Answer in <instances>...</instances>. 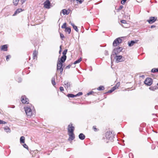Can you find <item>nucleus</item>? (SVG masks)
Returning a JSON list of instances; mask_svg holds the SVG:
<instances>
[{"label": "nucleus", "instance_id": "1", "mask_svg": "<svg viewBox=\"0 0 158 158\" xmlns=\"http://www.w3.org/2000/svg\"><path fill=\"white\" fill-rule=\"evenodd\" d=\"M33 106L31 104H29L24 106V108L26 113L27 116L31 117L32 115V110L31 108Z\"/></svg>", "mask_w": 158, "mask_h": 158}, {"label": "nucleus", "instance_id": "2", "mask_svg": "<svg viewBox=\"0 0 158 158\" xmlns=\"http://www.w3.org/2000/svg\"><path fill=\"white\" fill-rule=\"evenodd\" d=\"M122 41V40L120 38L118 37L114 40L113 43V46L114 47L117 46L121 43Z\"/></svg>", "mask_w": 158, "mask_h": 158}, {"label": "nucleus", "instance_id": "3", "mask_svg": "<svg viewBox=\"0 0 158 158\" xmlns=\"http://www.w3.org/2000/svg\"><path fill=\"white\" fill-rule=\"evenodd\" d=\"M106 139L111 141H112L114 137L112 133L110 131H107L106 134Z\"/></svg>", "mask_w": 158, "mask_h": 158}, {"label": "nucleus", "instance_id": "4", "mask_svg": "<svg viewBox=\"0 0 158 158\" xmlns=\"http://www.w3.org/2000/svg\"><path fill=\"white\" fill-rule=\"evenodd\" d=\"M63 64L57 62V71H60V73L61 74H62V72L63 70V68H62V66Z\"/></svg>", "mask_w": 158, "mask_h": 158}, {"label": "nucleus", "instance_id": "5", "mask_svg": "<svg viewBox=\"0 0 158 158\" xmlns=\"http://www.w3.org/2000/svg\"><path fill=\"white\" fill-rule=\"evenodd\" d=\"M153 80L151 78L148 77L144 81V83L148 86H150L152 83Z\"/></svg>", "mask_w": 158, "mask_h": 158}, {"label": "nucleus", "instance_id": "6", "mask_svg": "<svg viewBox=\"0 0 158 158\" xmlns=\"http://www.w3.org/2000/svg\"><path fill=\"white\" fill-rule=\"evenodd\" d=\"M115 57H116V61L117 63L123 61L125 60L124 58L121 55H116Z\"/></svg>", "mask_w": 158, "mask_h": 158}, {"label": "nucleus", "instance_id": "7", "mask_svg": "<svg viewBox=\"0 0 158 158\" xmlns=\"http://www.w3.org/2000/svg\"><path fill=\"white\" fill-rule=\"evenodd\" d=\"M157 19V18L156 17H151L147 21L149 24H152L154 23L156 20Z\"/></svg>", "mask_w": 158, "mask_h": 158}, {"label": "nucleus", "instance_id": "8", "mask_svg": "<svg viewBox=\"0 0 158 158\" xmlns=\"http://www.w3.org/2000/svg\"><path fill=\"white\" fill-rule=\"evenodd\" d=\"M123 50V48L122 47H118L117 48H114L113 51L114 52V53L117 55L122 52Z\"/></svg>", "mask_w": 158, "mask_h": 158}, {"label": "nucleus", "instance_id": "9", "mask_svg": "<svg viewBox=\"0 0 158 158\" xmlns=\"http://www.w3.org/2000/svg\"><path fill=\"white\" fill-rule=\"evenodd\" d=\"M68 133L73 132L74 127L73 126V124L71 123L68 125Z\"/></svg>", "mask_w": 158, "mask_h": 158}, {"label": "nucleus", "instance_id": "10", "mask_svg": "<svg viewBox=\"0 0 158 158\" xmlns=\"http://www.w3.org/2000/svg\"><path fill=\"white\" fill-rule=\"evenodd\" d=\"M44 6L47 9H49L50 6V2L49 0H46L44 3Z\"/></svg>", "mask_w": 158, "mask_h": 158}, {"label": "nucleus", "instance_id": "11", "mask_svg": "<svg viewBox=\"0 0 158 158\" xmlns=\"http://www.w3.org/2000/svg\"><path fill=\"white\" fill-rule=\"evenodd\" d=\"M66 56H62L60 59L58 58L57 62L63 64V63H64L66 60Z\"/></svg>", "mask_w": 158, "mask_h": 158}, {"label": "nucleus", "instance_id": "12", "mask_svg": "<svg viewBox=\"0 0 158 158\" xmlns=\"http://www.w3.org/2000/svg\"><path fill=\"white\" fill-rule=\"evenodd\" d=\"M21 101L23 103L28 104V99L25 96H22L21 98Z\"/></svg>", "mask_w": 158, "mask_h": 158}, {"label": "nucleus", "instance_id": "13", "mask_svg": "<svg viewBox=\"0 0 158 158\" xmlns=\"http://www.w3.org/2000/svg\"><path fill=\"white\" fill-rule=\"evenodd\" d=\"M68 135L69 136L68 139L69 141L73 140L75 139V135L73 132L68 133Z\"/></svg>", "mask_w": 158, "mask_h": 158}, {"label": "nucleus", "instance_id": "14", "mask_svg": "<svg viewBox=\"0 0 158 158\" xmlns=\"http://www.w3.org/2000/svg\"><path fill=\"white\" fill-rule=\"evenodd\" d=\"M138 41V40H131L129 41L128 42V44L129 47H131L133 46L134 44L137 43Z\"/></svg>", "mask_w": 158, "mask_h": 158}, {"label": "nucleus", "instance_id": "15", "mask_svg": "<svg viewBox=\"0 0 158 158\" xmlns=\"http://www.w3.org/2000/svg\"><path fill=\"white\" fill-rule=\"evenodd\" d=\"M38 53V51L36 50L34 51L33 53V59H35L36 58H37Z\"/></svg>", "mask_w": 158, "mask_h": 158}, {"label": "nucleus", "instance_id": "16", "mask_svg": "<svg viewBox=\"0 0 158 158\" xmlns=\"http://www.w3.org/2000/svg\"><path fill=\"white\" fill-rule=\"evenodd\" d=\"M64 85H65V87L67 88H68L70 87V83L67 81H65L64 82Z\"/></svg>", "mask_w": 158, "mask_h": 158}, {"label": "nucleus", "instance_id": "17", "mask_svg": "<svg viewBox=\"0 0 158 158\" xmlns=\"http://www.w3.org/2000/svg\"><path fill=\"white\" fill-rule=\"evenodd\" d=\"M79 138L81 140H84L85 138V136L83 133H81L79 134L78 136Z\"/></svg>", "mask_w": 158, "mask_h": 158}, {"label": "nucleus", "instance_id": "18", "mask_svg": "<svg viewBox=\"0 0 158 158\" xmlns=\"http://www.w3.org/2000/svg\"><path fill=\"white\" fill-rule=\"evenodd\" d=\"M22 11V9H18L15 12L14 14L13 15V16L16 15L17 14H19Z\"/></svg>", "mask_w": 158, "mask_h": 158}, {"label": "nucleus", "instance_id": "19", "mask_svg": "<svg viewBox=\"0 0 158 158\" xmlns=\"http://www.w3.org/2000/svg\"><path fill=\"white\" fill-rule=\"evenodd\" d=\"M7 45H4L2 46L1 50L4 51H6L7 50Z\"/></svg>", "mask_w": 158, "mask_h": 158}, {"label": "nucleus", "instance_id": "20", "mask_svg": "<svg viewBox=\"0 0 158 158\" xmlns=\"http://www.w3.org/2000/svg\"><path fill=\"white\" fill-rule=\"evenodd\" d=\"M70 23L73 26V29L77 31L78 32V29L77 27L75 26L74 24L70 22Z\"/></svg>", "mask_w": 158, "mask_h": 158}, {"label": "nucleus", "instance_id": "21", "mask_svg": "<svg viewBox=\"0 0 158 158\" xmlns=\"http://www.w3.org/2000/svg\"><path fill=\"white\" fill-rule=\"evenodd\" d=\"M62 13L64 15H68L69 14V12L65 9L62 10Z\"/></svg>", "mask_w": 158, "mask_h": 158}, {"label": "nucleus", "instance_id": "22", "mask_svg": "<svg viewBox=\"0 0 158 158\" xmlns=\"http://www.w3.org/2000/svg\"><path fill=\"white\" fill-rule=\"evenodd\" d=\"M25 138L24 136H22L21 137L20 139V143H24L25 142Z\"/></svg>", "mask_w": 158, "mask_h": 158}, {"label": "nucleus", "instance_id": "23", "mask_svg": "<svg viewBox=\"0 0 158 158\" xmlns=\"http://www.w3.org/2000/svg\"><path fill=\"white\" fill-rule=\"evenodd\" d=\"M114 52L113 51L112 53V54H111V60H112V59L113 58L114 59H116V57H115V56L116 55H117L116 54H115L114 53Z\"/></svg>", "mask_w": 158, "mask_h": 158}, {"label": "nucleus", "instance_id": "24", "mask_svg": "<svg viewBox=\"0 0 158 158\" xmlns=\"http://www.w3.org/2000/svg\"><path fill=\"white\" fill-rule=\"evenodd\" d=\"M65 31L68 32L69 34H70L71 32V29L70 27H67L65 29Z\"/></svg>", "mask_w": 158, "mask_h": 158}, {"label": "nucleus", "instance_id": "25", "mask_svg": "<svg viewBox=\"0 0 158 158\" xmlns=\"http://www.w3.org/2000/svg\"><path fill=\"white\" fill-rule=\"evenodd\" d=\"M55 76H54L52 78V79H51L52 83L53 85H56V82H55Z\"/></svg>", "mask_w": 158, "mask_h": 158}, {"label": "nucleus", "instance_id": "26", "mask_svg": "<svg viewBox=\"0 0 158 158\" xmlns=\"http://www.w3.org/2000/svg\"><path fill=\"white\" fill-rule=\"evenodd\" d=\"M157 89H158V87L156 86H152L149 88V89L150 90L153 91H154Z\"/></svg>", "mask_w": 158, "mask_h": 158}, {"label": "nucleus", "instance_id": "27", "mask_svg": "<svg viewBox=\"0 0 158 158\" xmlns=\"http://www.w3.org/2000/svg\"><path fill=\"white\" fill-rule=\"evenodd\" d=\"M4 130L6 132H10V130L8 127H6L4 128Z\"/></svg>", "mask_w": 158, "mask_h": 158}, {"label": "nucleus", "instance_id": "28", "mask_svg": "<svg viewBox=\"0 0 158 158\" xmlns=\"http://www.w3.org/2000/svg\"><path fill=\"white\" fill-rule=\"evenodd\" d=\"M67 96L69 98H73L76 97V95L72 94H69L67 95Z\"/></svg>", "mask_w": 158, "mask_h": 158}, {"label": "nucleus", "instance_id": "29", "mask_svg": "<svg viewBox=\"0 0 158 158\" xmlns=\"http://www.w3.org/2000/svg\"><path fill=\"white\" fill-rule=\"evenodd\" d=\"M82 58H80L77 60H76L73 63V64H75L77 63H78L80 62Z\"/></svg>", "mask_w": 158, "mask_h": 158}, {"label": "nucleus", "instance_id": "30", "mask_svg": "<svg viewBox=\"0 0 158 158\" xmlns=\"http://www.w3.org/2000/svg\"><path fill=\"white\" fill-rule=\"evenodd\" d=\"M151 71L153 73H155L156 72L158 73V68H154L152 69Z\"/></svg>", "mask_w": 158, "mask_h": 158}, {"label": "nucleus", "instance_id": "31", "mask_svg": "<svg viewBox=\"0 0 158 158\" xmlns=\"http://www.w3.org/2000/svg\"><path fill=\"white\" fill-rule=\"evenodd\" d=\"M19 1V0H13V3L14 4L15 6H16L17 5Z\"/></svg>", "mask_w": 158, "mask_h": 158}, {"label": "nucleus", "instance_id": "32", "mask_svg": "<svg viewBox=\"0 0 158 158\" xmlns=\"http://www.w3.org/2000/svg\"><path fill=\"white\" fill-rule=\"evenodd\" d=\"M105 89L104 87L103 86H100L98 89V90L101 91L104 90Z\"/></svg>", "mask_w": 158, "mask_h": 158}, {"label": "nucleus", "instance_id": "33", "mask_svg": "<svg viewBox=\"0 0 158 158\" xmlns=\"http://www.w3.org/2000/svg\"><path fill=\"white\" fill-rule=\"evenodd\" d=\"M97 94L95 92H94L93 91H91L87 93V94L89 95L92 94H93L94 95H95V94Z\"/></svg>", "mask_w": 158, "mask_h": 158}, {"label": "nucleus", "instance_id": "34", "mask_svg": "<svg viewBox=\"0 0 158 158\" xmlns=\"http://www.w3.org/2000/svg\"><path fill=\"white\" fill-rule=\"evenodd\" d=\"M67 49H65V50H64L62 52V54L63 55V56H66V55L67 53Z\"/></svg>", "mask_w": 158, "mask_h": 158}, {"label": "nucleus", "instance_id": "35", "mask_svg": "<svg viewBox=\"0 0 158 158\" xmlns=\"http://www.w3.org/2000/svg\"><path fill=\"white\" fill-rule=\"evenodd\" d=\"M67 27H66V23H64L61 26V28H62L65 29Z\"/></svg>", "mask_w": 158, "mask_h": 158}, {"label": "nucleus", "instance_id": "36", "mask_svg": "<svg viewBox=\"0 0 158 158\" xmlns=\"http://www.w3.org/2000/svg\"><path fill=\"white\" fill-rule=\"evenodd\" d=\"M115 90V88L114 89V88L112 87L111 89L109 90L108 92V93H111L113 91H114Z\"/></svg>", "mask_w": 158, "mask_h": 158}, {"label": "nucleus", "instance_id": "37", "mask_svg": "<svg viewBox=\"0 0 158 158\" xmlns=\"http://www.w3.org/2000/svg\"><path fill=\"white\" fill-rule=\"evenodd\" d=\"M11 57V56L10 55H7L6 56V60H7V61H8L9 60V59Z\"/></svg>", "mask_w": 158, "mask_h": 158}, {"label": "nucleus", "instance_id": "38", "mask_svg": "<svg viewBox=\"0 0 158 158\" xmlns=\"http://www.w3.org/2000/svg\"><path fill=\"white\" fill-rule=\"evenodd\" d=\"M7 123V122L0 119V124H5Z\"/></svg>", "mask_w": 158, "mask_h": 158}, {"label": "nucleus", "instance_id": "39", "mask_svg": "<svg viewBox=\"0 0 158 158\" xmlns=\"http://www.w3.org/2000/svg\"><path fill=\"white\" fill-rule=\"evenodd\" d=\"M83 94V93L82 92H79L77 94L75 95L76 97L77 96H79L82 95Z\"/></svg>", "mask_w": 158, "mask_h": 158}, {"label": "nucleus", "instance_id": "40", "mask_svg": "<svg viewBox=\"0 0 158 158\" xmlns=\"http://www.w3.org/2000/svg\"><path fill=\"white\" fill-rule=\"evenodd\" d=\"M60 35L61 38L63 40V39L65 38L64 36L61 33H60Z\"/></svg>", "mask_w": 158, "mask_h": 158}, {"label": "nucleus", "instance_id": "41", "mask_svg": "<svg viewBox=\"0 0 158 158\" xmlns=\"http://www.w3.org/2000/svg\"><path fill=\"white\" fill-rule=\"evenodd\" d=\"M16 79V81L19 82H21L22 81L21 78L20 77H18V79Z\"/></svg>", "mask_w": 158, "mask_h": 158}, {"label": "nucleus", "instance_id": "42", "mask_svg": "<svg viewBox=\"0 0 158 158\" xmlns=\"http://www.w3.org/2000/svg\"><path fill=\"white\" fill-rule=\"evenodd\" d=\"M127 0H122L121 1V3L123 5L126 2Z\"/></svg>", "mask_w": 158, "mask_h": 158}, {"label": "nucleus", "instance_id": "43", "mask_svg": "<svg viewBox=\"0 0 158 158\" xmlns=\"http://www.w3.org/2000/svg\"><path fill=\"white\" fill-rule=\"evenodd\" d=\"M120 21L121 23H123V24H125V23H127V21L125 20H121Z\"/></svg>", "mask_w": 158, "mask_h": 158}, {"label": "nucleus", "instance_id": "44", "mask_svg": "<svg viewBox=\"0 0 158 158\" xmlns=\"http://www.w3.org/2000/svg\"><path fill=\"white\" fill-rule=\"evenodd\" d=\"M23 147L26 148V149H28V146H27L26 145V144L25 143H24L23 145Z\"/></svg>", "mask_w": 158, "mask_h": 158}, {"label": "nucleus", "instance_id": "45", "mask_svg": "<svg viewBox=\"0 0 158 158\" xmlns=\"http://www.w3.org/2000/svg\"><path fill=\"white\" fill-rule=\"evenodd\" d=\"M60 90L61 91H64V88L63 87H62V86H60Z\"/></svg>", "mask_w": 158, "mask_h": 158}, {"label": "nucleus", "instance_id": "46", "mask_svg": "<svg viewBox=\"0 0 158 158\" xmlns=\"http://www.w3.org/2000/svg\"><path fill=\"white\" fill-rule=\"evenodd\" d=\"M93 129H94V131H98V129H97V128H96L95 127V126H94L93 127Z\"/></svg>", "mask_w": 158, "mask_h": 158}, {"label": "nucleus", "instance_id": "47", "mask_svg": "<svg viewBox=\"0 0 158 158\" xmlns=\"http://www.w3.org/2000/svg\"><path fill=\"white\" fill-rule=\"evenodd\" d=\"M77 1H78L79 2V3L81 4L83 2L84 0H76Z\"/></svg>", "mask_w": 158, "mask_h": 158}, {"label": "nucleus", "instance_id": "48", "mask_svg": "<svg viewBox=\"0 0 158 158\" xmlns=\"http://www.w3.org/2000/svg\"><path fill=\"white\" fill-rule=\"evenodd\" d=\"M71 66V64H69L67 66L66 68V69H69Z\"/></svg>", "mask_w": 158, "mask_h": 158}, {"label": "nucleus", "instance_id": "49", "mask_svg": "<svg viewBox=\"0 0 158 158\" xmlns=\"http://www.w3.org/2000/svg\"><path fill=\"white\" fill-rule=\"evenodd\" d=\"M123 7V6L122 5H121L119 7V8H118V10H121V9H122Z\"/></svg>", "mask_w": 158, "mask_h": 158}, {"label": "nucleus", "instance_id": "50", "mask_svg": "<svg viewBox=\"0 0 158 158\" xmlns=\"http://www.w3.org/2000/svg\"><path fill=\"white\" fill-rule=\"evenodd\" d=\"M60 51H59V53L60 54H61V50H62V48H61V46H60Z\"/></svg>", "mask_w": 158, "mask_h": 158}, {"label": "nucleus", "instance_id": "51", "mask_svg": "<svg viewBox=\"0 0 158 158\" xmlns=\"http://www.w3.org/2000/svg\"><path fill=\"white\" fill-rule=\"evenodd\" d=\"M26 0H20V1L23 4V3H24Z\"/></svg>", "mask_w": 158, "mask_h": 158}, {"label": "nucleus", "instance_id": "52", "mask_svg": "<svg viewBox=\"0 0 158 158\" xmlns=\"http://www.w3.org/2000/svg\"><path fill=\"white\" fill-rule=\"evenodd\" d=\"M156 27V26L155 25H152L151 27H150V28H154V27Z\"/></svg>", "mask_w": 158, "mask_h": 158}, {"label": "nucleus", "instance_id": "53", "mask_svg": "<svg viewBox=\"0 0 158 158\" xmlns=\"http://www.w3.org/2000/svg\"><path fill=\"white\" fill-rule=\"evenodd\" d=\"M116 86H117V87L118 88V87L119 86V83H117L116 85Z\"/></svg>", "mask_w": 158, "mask_h": 158}, {"label": "nucleus", "instance_id": "54", "mask_svg": "<svg viewBox=\"0 0 158 158\" xmlns=\"http://www.w3.org/2000/svg\"><path fill=\"white\" fill-rule=\"evenodd\" d=\"M105 54H106V55H108V51H105Z\"/></svg>", "mask_w": 158, "mask_h": 158}, {"label": "nucleus", "instance_id": "55", "mask_svg": "<svg viewBox=\"0 0 158 158\" xmlns=\"http://www.w3.org/2000/svg\"><path fill=\"white\" fill-rule=\"evenodd\" d=\"M155 108L156 109H158V106H156L155 107Z\"/></svg>", "mask_w": 158, "mask_h": 158}, {"label": "nucleus", "instance_id": "56", "mask_svg": "<svg viewBox=\"0 0 158 158\" xmlns=\"http://www.w3.org/2000/svg\"><path fill=\"white\" fill-rule=\"evenodd\" d=\"M140 77L142 78H144V75L140 76Z\"/></svg>", "mask_w": 158, "mask_h": 158}, {"label": "nucleus", "instance_id": "57", "mask_svg": "<svg viewBox=\"0 0 158 158\" xmlns=\"http://www.w3.org/2000/svg\"><path fill=\"white\" fill-rule=\"evenodd\" d=\"M113 87L114 88V89L115 88V89H117L118 88L117 87V86H116V85Z\"/></svg>", "mask_w": 158, "mask_h": 158}, {"label": "nucleus", "instance_id": "58", "mask_svg": "<svg viewBox=\"0 0 158 158\" xmlns=\"http://www.w3.org/2000/svg\"><path fill=\"white\" fill-rule=\"evenodd\" d=\"M10 107L12 108H14L15 107V106L14 105H13L12 106V107Z\"/></svg>", "mask_w": 158, "mask_h": 158}, {"label": "nucleus", "instance_id": "59", "mask_svg": "<svg viewBox=\"0 0 158 158\" xmlns=\"http://www.w3.org/2000/svg\"><path fill=\"white\" fill-rule=\"evenodd\" d=\"M131 155H132V154L131 153H130V154H129V156H130Z\"/></svg>", "mask_w": 158, "mask_h": 158}, {"label": "nucleus", "instance_id": "60", "mask_svg": "<svg viewBox=\"0 0 158 158\" xmlns=\"http://www.w3.org/2000/svg\"><path fill=\"white\" fill-rule=\"evenodd\" d=\"M157 85L158 86V83L157 84Z\"/></svg>", "mask_w": 158, "mask_h": 158}]
</instances>
